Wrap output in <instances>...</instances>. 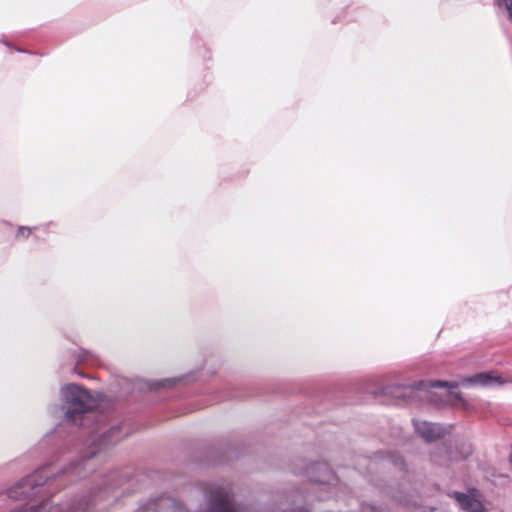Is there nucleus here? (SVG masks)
Instances as JSON below:
<instances>
[{"label":"nucleus","mask_w":512,"mask_h":512,"mask_svg":"<svg viewBox=\"0 0 512 512\" xmlns=\"http://www.w3.org/2000/svg\"><path fill=\"white\" fill-rule=\"evenodd\" d=\"M454 498L461 507L466 512H483L484 506L482 501L476 496L474 492L470 494H465L461 492H455Z\"/></svg>","instance_id":"nucleus-3"},{"label":"nucleus","mask_w":512,"mask_h":512,"mask_svg":"<svg viewBox=\"0 0 512 512\" xmlns=\"http://www.w3.org/2000/svg\"><path fill=\"white\" fill-rule=\"evenodd\" d=\"M50 512H63V511L59 506H54V507H51ZM72 512H84V511L73 510Z\"/></svg>","instance_id":"nucleus-12"},{"label":"nucleus","mask_w":512,"mask_h":512,"mask_svg":"<svg viewBox=\"0 0 512 512\" xmlns=\"http://www.w3.org/2000/svg\"><path fill=\"white\" fill-rule=\"evenodd\" d=\"M459 386L458 382H447V381H430V382H420L418 384L419 389H430V388H457Z\"/></svg>","instance_id":"nucleus-7"},{"label":"nucleus","mask_w":512,"mask_h":512,"mask_svg":"<svg viewBox=\"0 0 512 512\" xmlns=\"http://www.w3.org/2000/svg\"><path fill=\"white\" fill-rule=\"evenodd\" d=\"M360 512H379V510L373 505L362 504Z\"/></svg>","instance_id":"nucleus-10"},{"label":"nucleus","mask_w":512,"mask_h":512,"mask_svg":"<svg viewBox=\"0 0 512 512\" xmlns=\"http://www.w3.org/2000/svg\"><path fill=\"white\" fill-rule=\"evenodd\" d=\"M47 468L35 471L33 474L21 480L17 485L8 491V495L13 499L37 498L44 492V486L48 477L44 478Z\"/></svg>","instance_id":"nucleus-2"},{"label":"nucleus","mask_w":512,"mask_h":512,"mask_svg":"<svg viewBox=\"0 0 512 512\" xmlns=\"http://www.w3.org/2000/svg\"><path fill=\"white\" fill-rule=\"evenodd\" d=\"M62 393L67 404L66 417L73 422L83 420L84 415L94 407V400L88 391L76 384L66 386Z\"/></svg>","instance_id":"nucleus-1"},{"label":"nucleus","mask_w":512,"mask_h":512,"mask_svg":"<svg viewBox=\"0 0 512 512\" xmlns=\"http://www.w3.org/2000/svg\"><path fill=\"white\" fill-rule=\"evenodd\" d=\"M209 512H239L228 494H216L211 500Z\"/></svg>","instance_id":"nucleus-5"},{"label":"nucleus","mask_w":512,"mask_h":512,"mask_svg":"<svg viewBox=\"0 0 512 512\" xmlns=\"http://www.w3.org/2000/svg\"><path fill=\"white\" fill-rule=\"evenodd\" d=\"M32 233V229L26 226H20L16 233L17 239H27Z\"/></svg>","instance_id":"nucleus-9"},{"label":"nucleus","mask_w":512,"mask_h":512,"mask_svg":"<svg viewBox=\"0 0 512 512\" xmlns=\"http://www.w3.org/2000/svg\"><path fill=\"white\" fill-rule=\"evenodd\" d=\"M118 433V428H112L110 431H108L106 434L102 436L101 444L116 443L118 441V438L114 439V435Z\"/></svg>","instance_id":"nucleus-8"},{"label":"nucleus","mask_w":512,"mask_h":512,"mask_svg":"<svg viewBox=\"0 0 512 512\" xmlns=\"http://www.w3.org/2000/svg\"><path fill=\"white\" fill-rule=\"evenodd\" d=\"M505 11L508 14L510 20H512V2H503Z\"/></svg>","instance_id":"nucleus-11"},{"label":"nucleus","mask_w":512,"mask_h":512,"mask_svg":"<svg viewBox=\"0 0 512 512\" xmlns=\"http://www.w3.org/2000/svg\"><path fill=\"white\" fill-rule=\"evenodd\" d=\"M417 433L427 442L435 441L446 434V430L429 422L415 423Z\"/></svg>","instance_id":"nucleus-4"},{"label":"nucleus","mask_w":512,"mask_h":512,"mask_svg":"<svg viewBox=\"0 0 512 512\" xmlns=\"http://www.w3.org/2000/svg\"><path fill=\"white\" fill-rule=\"evenodd\" d=\"M464 383H472V384H478L482 386H489L493 384L501 385L504 383V381L501 379L500 376L496 375L494 372H483L474 375L473 377L466 378L462 381V384Z\"/></svg>","instance_id":"nucleus-6"}]
</instances>
